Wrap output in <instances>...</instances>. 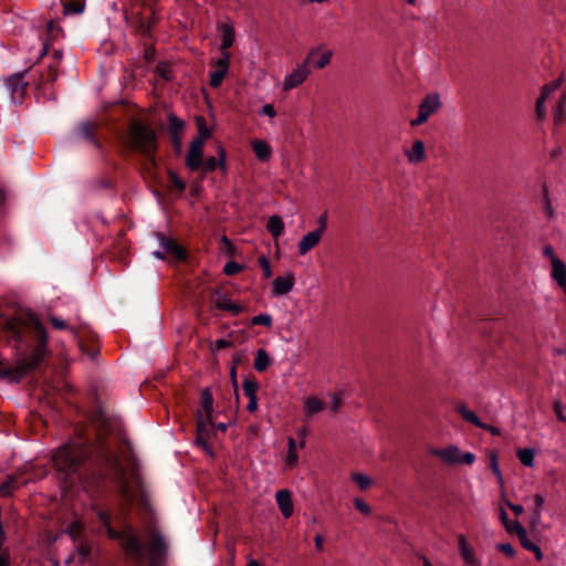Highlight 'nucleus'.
<instances>
[{
    "mask_svg": "<svg viewBox=\"0 0 566 566\" xmlns=\"http://www.w3.org/2000/svg\"><path fill=\"white\" fill-rule=\"evenodd\" d=\"M53 463L66 486L77 482L98 485L106 479L118 485L120 496L132 502L133 492L126 469L104 439H83L62 446L53 453Z\"/></svg>",
    "mask_w": 566,
    "mask_h": 566,
    "instance_id": "nucleus-1",
    "label": "nucleus"
},
{
    "mask_svg": "<svg viewBox=\"0 0 566 566\" xmlns=\"http://www.w3.org/2000/svg\"><path fill=\"white\" fill-rule=\"evenodd\" d=\"M9 333L19 343H25L28 346L34 347L32 353L25 357L17 368L4 366L0 363V377L7 378L12 376L23 377L24 375L36 370L48 352V334L36 315L29 314L24 318L9 323Z\"/></svg>",
    "mask_w": 566,
    "mask_h": 566,
    "instance_id": "nucleus-2",
    "label": "nucleus"
},
{
    "mask_svg": "<svg viewBox=\"0 0 566 566\" xmlns=\"http://www.w3.org/2000/svg\"><path fill=\"white\" fill-rule=\"evenodd\" d=\"M96 512V516L102 527L106 531L107 536L111 539H116L120 542L123 549L133 559L138 563H142L145 557V546L140 539V537L134 533L132 530L117 531L112 526V516L107 510L94 507Z\"/></svg>",
    "mask_w": 566,
    "mask_h": 566,
    "instance_id": "nucleus-3",
    "label": "nucleus"
},
{
    "mask_svg": "<svg viewBox=\"0 0 566 566\" xmlns=\"http://www.w3.org/2000/svg\"><path fill=\"white\" fill-rule=\"evenodd\" d=\"M129 142L132 148L145 158L146 169H155L157 167L156 153L158 150L156 133L143 123L134 122L129 127Z\"/></svg>",
    "mask_w": 566,
    "mask_h": 566,
    "instance_id": "nucleus-4",
    "label": "nucleus"
},
{
    "mask_svg": "<svg viewBox=\"0 0 566 566\" xmlns=\"http://www.w3.org/2000/svg\"><path fill=\"white\" fill-rule=\"evenodd\" d=\"M50 322L56 329H69L76 338L81 350L88 357L95 358V356L98 354V349L94 344L97 339V336L93 332L86 329L85 327L78 329L70 327L65 321L55 316H50Z\"/></svg>",
    "mask_w": 566,
    "mask_h": 566,
    "instance_id": "nucleus-5",
    "label": "nucleus"
},
{
    "mask_svg": "<svg viewBox=\"0 0 566 566\" xmlns=\"http://www.w3.org/2000/svg\"><path fill=\"white\" fill-rule=\"evenodd\" d=\"M319 53L318 48L312 49L307 57L300 64L291 74L284 80V90H291L301 85L310 74V61L314 60V56Z\"/></svg>",
    "mask_w": 566,
    "mask_h": 566,
    "instance_id": "nucleus-6",
    "label": "nucleus"
},
{
    "mask_svg": "<svg viewBox=\"0 0 566 566\" xmlns=\"http://www.w3.org/2000/svg\"><path fill=\"white\" fill-rule=\"evenodd\" d=\"M148 551L150 566H163L167 555L168 546L160 533L154 531L150 534Z\"/></svg>",
    "mask_w": 566,
    "mask_h": 566,
    "instance_id": "nucleus-7",
    "label": "nucleus"
},
{
    "mask_svg": "<svg viewBox=\"0 0 566 566\" xmlns=\"http://www.w3.org/2000/svg\"><path fill=\"white\" fill-rule=\"evenodd\" d=\"M27 73L28 71L18 72L6 80V87L14 104L22 103L24 98L28 87V82L24 80Z\"/></svg>",
    "mask_w": 566,
    "mask_h": 566,
    "instance_id": "nucleus-8",
    "label": "nucleus"
},
{
    "mask_svg": "<svg viewBox=\"0 0 566 566\" xmlns=\"http://www.w3.org/2000/svg\"><path fill=\"white\" fill-rule=\"evenodd\" d=\"M441 107L438 94L427 95L419 105L418 117L410 122L411 126H420Z\"/></svg>",
    "mask_w": 566,
    "mask_h": 566,
    "instance_id": "nucleus-9",
    "label": "nucleus"
},
{
    "mask_svg": "<svg viewBox=\"0 0 566 566\" xmlns=\"http://www.w3.org/2000/svg\"><path fill=\"white\" fill-rule=\"evenodd\" d=\"M62 59V52L59 50H54L52 53V61L46 64L44 71L34 70L32 66V76L38 75V86H44L46 84H52L57 77L56 66Z\"/></svg>",
    "mask_w": 566,
    "mask_h": 566,
    "instance_id": "nucleus-10",
    "label": "nucleus"
},
{
    "mask_svg": "<svg viewBox=\"0 0 566 566\" xmlns=\"http://www.w3.org/2000/svg\"><path fill=\"white\" fill-rule=\"evenodd\" d=\"M231 54H222L216 62H213L214 71L209 74V83L212 88H218L222 84L226 75L229 72Z\"/></svg>",
    "mask_w": 566,
    "mask_h": 566,
    "instance_id": "nucleus-11",
    "label": "nucleus"
},
{
    "mask_svg": "<svg viewBox=\"0 0 566 566\" xmlns=\"http://www.w3.org/2000/svg\"><path fill=\"white\" fill-rule=\"evenodd\" d=\"M158 239L165 253H167L174 261L182 262L187 260V250L181 244H179L174 238H169L163 233H158Z\"/></svg>",
    "mask_w": 566,
    "mask_h": 566,
    "instance_id": "nucleus-12",
    "label": "nucleus"
},
{
    "mask_svg": "<svg viewBox=\"0 0 566 566\" xmlns=\"http://www.w3.org/2000/svg\"><path fill=\"white\" fill-rule=\"evenodd\" d=\"M242 389L244 396L248 397L249 402L247 406V410L249 412H254L258 409V398H256V391L259 389V382L250 377H245L242 384Z\"/></svg>",
    "mask_w": 566,
    "mask_h": 566,
    "instance_id": "nucleus-13",
    "label": "nucleus"
},
{
    "mask_svg": "<svg viewBox=\"0 0 566 566\" xmlns=\"http://www.w3.org/2000/svg\"><path fill=\"white\" fill-rule=\"evenodd\" d=\"M513 534H515L518 537L520 543L524 549L534 553L535 558L537 560L543 559V553L541 548L528 538L526 530L521 524L514 525Z\"/></svg>",
    "mask_w": 566,
    "mask_h": 566,
    "instance_id": "nucleus-14",
    "label": "nucleus"
},
{
    "mask_svg": "<svg viewBox=\"0 0 566 566\" xmlns=\"http://www.w3.org/2000/svg\"><path fill=\"white\" fill-rule=\"evenodd\" d=\"M63 33V30L56 24L55 21L50 20L46 22V30H45V40L43 41V48L40 54L39 60H43L49 54L50 46L52 45L53 41L57 39Z\"/></svg>",
    "mask_w": 566,
    "mask_h": 566,
    "instance_id": "nucleus-15",
    "label": "nucleus"
},
{
    "mask_svg": "<svg viewBox=\"0 0 566 566\" xmlns=\"http://www.w3.org/2000/svg\"><path fill=\"white\" fill-rule=\"evenodd\" d=\"M559 86V82H553L551 84H546L542 87L541 95L535 104V114L538 120H542L546 116V107L545 102L548 98L549 94Z\"/></svg>",
    "mask_w": 566,
    "mask_h": 566,
    "instance_id": "nucleus-16",
    "label": "nucleus"
},
{
    "mask_svg": "<svg viewBox=\"0 0 566 566\" xmlns=\"http://www.w3.org/2000/svg\"><path fill=\"white\" fill-rule=\"evenodd\" d=\"M295 280L292 273L286 276H277L272 284V295L282 296L290 293L294 286Z\"/></svg>",
    "mask_w": 566,
    "mask_h": 566,
    "instance_id": "nucleus-17",
    "label": "nucleus"
},
{
    "mask_svg": "<svg viewBox=\"0 0 566 566\" xmlns=\"http://www.w3.org/2000/svg\"><path fill=\"white\" fill-rule=\"evenodd\" d=\"M459 448L455 446H449L446 449H439L431 447L429 453L433 457L440 458L448 464L459 463Z\"/></svg>",
    "mask_w": 566,
    "mask_h": 566,
    "instance_id": "nucleus-18",
    "label": "nucleus"
},
{
    "mask_svg": "<svg viewBox=\"0 0 566 566\" xmlns=\"http://www.w3.org/2000/svg\"><path fill=\"white\" fill-rule=\"evenodd\" d=\"M275 499L282 515L286 518L292 516L293 502L291 492L286 489L279 490L275 494Z\"/></svg>",
    "mask_w": 566,
    "mask_h": 566,
    "instance_id": "nucleus-19",
    "label": "nucleus"
},
{
    "mask_svg": "<svg viewBox=\"0 0 566 566\" xmlns=\"http://www.w3.org/2000/svg\"><path fill=\"white\" fill-rule=\"evenodd\" d=\"M218 31L221 34V45H220L221 55L224 53H230L229 49L233 45V42H234L233 27L230 24H227V23H219Z\"/></svg>",
    "mask_w": 566,
    "mask_h": 566,
    "instance_id": "nucleus-20",
    "label": "nucleus"
},
{
    "mask_svg": "<svg viewBox=\"0 0 566 566\" xmlns=\"http://www.w3.org/2000/svg\"><path fill=\"white\" fill-rule=\"evenodd\" d=\"M217 168L221 170H226V150L224 148H219V158L208 157L207 159H202V166L199 170L203 174L212 172Z\"/></svg>",
    "mask_w": 566,
    "mask_h": 566,
    "instance_id": "nucleus-21",
    "label": "nucleus"
},
{
    "mask_svg": "<svg viewBox=\"0 0 566 566\" xmlns=\"http://www.w3.org/2000/svg\"><path fill=\"white\" fill-rule=\"evenodd\" d=\"M213 424L212 417L209 418L203 417L201 410H197L196 412V434L199 437H207L210 439L212 434L211 427Z\"/></svg>",
    "mask_w": 566,
    "mask_h": 566,
    "instance_id": "nucleus-22",
    "label": "nucleus"
},
{
    "mask_svg": "<svg viewBox=\"0 0 566 566\" xmlns=\"http://www.w3.org/2000/svg\"><path fill=\"white\" fill-rule=\"evenodd\" d=\"M551 276L566 293V264L562 260H553Z\"/></svg>",
    "mask_w": 566,
    "mask_h": 566,
    "instance_id": "nucleus-23",
    "label": "nucleus"
},
{
    "mask_svg": "<svg viewBox=\"0 0 566 566\" xmlns=\"http://www.w3.org/2000/svg\"><path fill=\"white\" fill-rule=\"evenodd\" d=\"M132 20L133 25L139 34L144 36L150 34L151 28L154 25V20L145 18L142 12L133 13Z\"/></svg>",
    "mask_w": 566,
    "mask_h": 566,
    "instance_id": "nucleus-24",
    "label": "nucleus"
},
{
    "mask_svg": "<svg viewBox=\"0 0 566 566\" xmlns=\"http://www.w3.org/2000/svg\"><path fill=\"white\" fill-rule=\"evenodd\" d=\"M203 150L189 147L185 164L191 171H197L202 166Z\"/></svg>",
    "mask_w": 566,
    "mask_h": 566,
    "instance_id": "nucleus-25",
    "label": "nucleus"
},
{
    "mask_svg": "<svg viewBox=\"0 0 566 566\" xmlns=\"http://www.w3.org/2000/svg\"><path fill=\"white\" fill-rule=\"evenodd\" d=\"M321 238L322 235L319 232H316L315 230L305 234L298 243V253L301 255H305L319 242Z\"/></svg>",
    "mask_w": 566,
    "mask_h": 566,
    "instance_id": "nucleus-26",
    "label": "nucleus"
},
{
    "mask_svg": "<svg viewBox=\"0 0 566 566\" xmlns=\"http://www.w3.org/2000/svg\"><path fill=\"white\" fill-rule=\"evenodd\" d=\"M203 417H212L213 412V397L209 388H205L200 394V408Z\"/></svg>",
    "mask_w": 566,
    "mask_h": 566,
    "instance_id": "nucleus-27",
    "label": "nucleus"
},
{
    "mask_svg": "<svg viewBox=\"0 0 566 566\" xmlns=\"http://www.w3.org/2000/svg\"><path fill=\"white\" fill-rule=\"evenodd\" d=\"M458 544H459L460 554H461L462 558L465 560V563H468L470 565L475 564L474 553H473L472 548L469 546L464 535L461 534L458 536Z\"/></svg>",
    "mask_w": 566,
    "mask_h": 566,
    "instance_id": "nucleus-28",
    "label": "nucleus"
},
{
    "mask_svg": "<svg viewBox=\"0 0 566 566\" xmlns=\"http://www.w3.org/2000/svg\"><path fill=\"white\" fill-rule=\"evenodd\" d=\"M252 149L258 159L261 161L268 160L271 156V147L263 140L254 139L252 142Z\"/></svg>",
    "mask_w": 566,
    "mask_h": 566,
    "instance_id": "nucleus-29",
    "label": "nucleus"
},
{
    "mask_svg": "<svg viewBox=\"0 0 566 566\" xmlns=\"http://www.w3.org/2000/svg\"><path fill=\"white\" fill-rule=\"evenodd\" d=\"M216 307L221 311L231 312L234 315H238L242 312V307L229 298H227L224 295H219V297L216 301Z\"/></svg>",
    "mask_w": 566,
    "mask_h": 566,
    "instance_id": "nucleus-30",
    "label": "nucleus"
},
{
    "mask_svg": "<svg viewBox=\"0 0 566 566\" xmlns=\"http://www.w3.org/2000/svg\"><path fill=\"white\" fill-rule=\"evenodd\" d=\"M266 229L274 239H277L284 231V222L281 217L272 216L268 220Z\"/></svg>",
    "mask_w": 566,
    "mask_h": 566,
    "instance_id": "nucleus-31",
    "label": "nucleus"
},
{
    "mask_svg": "<svg viewBox=\"0 0 566 566\" xmlns=\"http://www.w3.org/2000/svg\"><path fill=\"white\" fill-rule=\"evenodd\" d=\"M458 413L463 418V420L479 427V428H486L485 424L481 422L479 417L471 410L467 409L464 405H458L457 406Z\"/></svg>",
    "mask_w": 566,
    "mask_h": 566,
    "instance_id": "nucleus-32",
    "label": "nucleus"
},
{
    "mask_svg": "<svg viewBox=\"0 0 566 566\" xmlns=\"http://www.w3.org/2000/svg\"><path fill=\"white\" fill-rule=\"evenodd\" d=\"M408 159L411 163H420L424 159V145L421 140H416L410 151H408Z\"/></svg>",
    "mask_w": 566,
    "mask_h": 566,
    "instance_id": "nucleus-33",
    "label": "nucleus"
},
{
    "mask_svg": "<svg viewBox=\"0 0 566 566\" xmlns=\"http://www.w3.org/2000/svg\"><path fill=\"white\" fill-rule=\"evenodd\" d=\"M271 364V358L264 349H259L256 352V356L254 358V368L255 370L262 373L266 370V368Z\"/></svg>",
    "mask_w": 566,
    "mask_h": 566,
    "instance_id": "nucleus-34",
    "label": "nucleus"
},
{
    "mask_svg": "<svg viewBox=\"0 0 566 566\" xmlns=\"http://www.w3.org/2000/svg\"><path fill=\"white\" fill-rule=\"evenodd\" d=\"M95 125L93 123L86 122L82 123L78 126V133L88 142L99 146L98 142L95 139Z\"/></svg>",
    "mask_w": 566,
    "mask_h": 566,
    "instance_id": "nucleus-35",
    "label": "nucleus"
},
{
    "mask_svg": "<svg viewBox=\"0 0 566 566\" xmlns=\"http://www.w3.org/2000/svg\"><path fill=\"white\" fill-rule=\"evenodd\" d=\"M85 3L83 0H74L63 2V9L65 14H78L84 11Z\"/></svg>",
    "mask_w": 566,
    "mask_h": 566,
    "instance_id": "nucleus-36",
    "label": "nucleus"
},
{
    "mask_svg": "<svg viewBox=\"0 0 566 566\" xmlns=\"http://www.w3.org/2000/svg\"><path fill=\"white\" fill-rule=\"evenodd\" d=\"M169 122V135L176 136L181 135L185 124L181 119H179L175 114H169L168 116Z\"/></svg>",
    "mask_w": 566,
    "mask_h": 566,
    "instance_id": "nucleus-37",
    "label": "nucleus"
},
{
    "mask_svg": "<svg viewBox=\"0 0 566 566\" xmlns=\"http://www.w3.org/2000/svg\"><path fill=\"white\" fill-rule=\"evenodd\" d=\"M324 409V402L316 397H310L305 401V410L308 416L317 413Z\"/></svg>",
    "mask_w": 566,
    "mask_h": 566,
    "instance_id": "nucleus-38",
    "label": "nucleus"
},
{
    "mask_svg": "<svg viewBox=\"0 0 566 566\" xmlns=\"http://www.w3.org/2000/svg\"><path fill=\"white\" fill-rule=\"evenodd\" d=\"M332 55V51H325L323 53L319 51V53L314 56V60L310 61V64L312 63L316 69H324L331 62Z\"/></svg>",
    "mask_w": 566,
    "mask_h": 566,
    "instance_id": "nucleus-39",
    "label": "nucleus"
},
{
    "mask_svg": "<svg viewBox=\"0 0 566 566\" xmlns=\"http://www.w3.org/2000/svg\"><path fill=\"white\" fill-rule=\"evenodd\" d=\"M534 450L530 448L520 449L517 451V458L521 463L525 467H533L534 463Z\"/></svg>",
    "mask_w": 566,
    "mask_h": 566,
    "instance_id": "nucleus-40",
    "label": "nucleus"
},
{
    "mask_svg": "<svg viewBox=\"0 0 566 566\" xmlns=\"http://www.w3.org/2000/svg\"><path fill=\"white\" fill-rule=\"evenodd\" d=\"M287 447H289V450H287L286 463L290 467H293L297 463L298 455L296 453V442L292 437H290L287 440Z\"/></svg>",
    "mask_w": 566,
    "mask_h": 566,
    "instance_id": "nucleus-41",
    "label": "nucleus"
},
{
    "mask_svg": "<svg viewBox=\"0 0 566 566\" xmlns=\"http://www.w3.org/2000/svg\"><path fill=\"white\" fill-rule=\"evenodd\" d=\"M168 179L171 185L179 193L186 190V182L172 170H168Z\"/></svg>",
    "mask_w": 566,
    "mask_h": 566,
    "instance_id": "nucleus-42",
    "label": "nucleus"
},
{
    "mask_svg": "<svg viewBox=\"0 0 566 566\" xmlns=\"http://www.w3.org/2000/svg\"><path fill=\"white\" fill-rule=\"evenodd\" d=\"M352 479L361 490H367L373 483L369 476L361 473H354Z\"/></svg>",
    "mask_w": 566,
    "mask_h": 566,
    "instance_id": "nucleus-43",
    "label": "nucleus"
},
{
    "mask_svg": "<svg viewBox=\"0 0 566 566\" xmlns=\"http://www.w3.org/2000/svg\"><path fill=\"white\" fill-rule=\"evenodd\" d=\"M15 478L9 476L6 481L0 484V493L3 496H9L14 489Z\"/></svg>",
    "mask_w": 566,
    "mask_h": 566,
    "instance_id": "nucleus-44",
    "label": "nucleus"
},
{
    "mask_svg": "<svg viewBox=\"0 0 566 566\" xmlns=\"http://www.w3.org/2000/svg\"><path fill=\"white\" fill-rule=\"evenodd\" d=\"M500 520H501L503 526L505 527L506 532L510 534L514 533V525L520 524L516 521L515 522L510 521L507 513L505 512L504 509H501V511H500Z\"/></svg>",
    "mask_w": 566,
    "mask_h": 566,
    "instance_id": "nucleus-45",
    "label": "nucleus"
},
{
    "mask_svg": "<svg viewBox=\"0 0 566 566\" xmlns=\"http://www.w3.org/2000/svg\"><path fill=\"white\" fill-rule=\"evenodd\" d=\"M253 325L272 326V317L269 314H259L252 318Z\"/></svg>",
    "mask_w": 566,
    "mask_h": 566,
    "instance_id": "nucleus-46",
    "label": "nucleus"
},
{
    "mask_svg": "<svg viewBox=\"0 0 566 566\" xmlns=\"http://www.w3.org/2000/svg\"><path fill=\"white\" fill-rule=\"evenodd\" d=\"M243 266L234 261H229L223 269V272L227 275H234L238 274L240 271H242Z\"/></svg>",
    "mask_w": 566,
    "mask_h": 566,
    "instance_id": "nucleus-47",
    "label": "nucleus"
},
{
    "mask_svg": "<svg viewBox=\"0 0 566 566\" xmlns=\"http://www.w3.org/2000/svg\"><path fill=\"white\" fill-rule=\"evenodd\" d=\"M259 264L263 270L264 277L270 279L272 276V270L269 259L265 255L260 256Z\"/></svg>",
    "mask_w": 566,
    "mask_h": 566,
    "instance_id": "nucleus-48",
    "label": "nucleus"
},
{
    "mask_svg": "<svg viewBox=\"0 0 566 566\" xmlns=\"http://www.w3.org/2000/svg\"><path fill=\"white\" fill-rule=\"evenodd\" d=\"M132 479H133V482H134L137 491L142 494L144 486H143L142 476H140L137 468H133L132 469Z\"/></svg>",
    "mask_w": 566,
    "mask_h": 566,
    "instance_id": "nucleus-49",
    "label": "nucleus"
},
{
    "mask_svg": "<svg viewBox=\"0 0 566 566\" xmlns=\"http://www.w3.org/2000/svg\"><path fill=\"white\" fill-rule=\"evenodd\" d=\"M497 549L507 557L515 556V548L510 543H501L497 545Z\"/></svg>",
    "mask_w": 566,
    "mask_h": 566,
    "instance_id": "nucleus-50",
    "label": "nucleus"
},
{
    "mask_svg": "<svg viewBox=\"0 0 566 566\" xmlns=\"http://www.w3.org/2000/svg\"><path fill=\"white\" fill-rule=\"evenodd\" d=\"M209 438L207 437H199L198 434H196V443L198 447H200L203 451H206L207 453H212V449L209 444Z\"/></svg>",
    "mask_w": 566,
    "mask_h": 566,
    "instance_id": "nucleus-51",
    "label": "nucleus"
},
{
    "mask_svg": "<svg viewBox=\"0 0 566 566\" xmlns=\"http://www.w3.org/2000/svg\"><path fill=\"white\" fill-rule=\"evenodd\" d=\"M490 468H491L492 472L496 475V478L501 481L502 474H501V470L497 464V458H496L495 453H492L490 455Z\"/></svg>",
    "mask_w": 566,
    "mask_h": 566,
    "instance_id": "nucleus-52",
    "label": "nucleus"
},
{
    "mask_svg": "<svg viewBox=\"0 0 566 566\" xmlns=\"http://www.w3.org/2000/svg\"><path fill=\"white\" fill-rule=\"evenodd\" d=\"M78 555L86 558L91 555V545L84 541H81L76 547Z\"/></svg>",
    "mask_w": 566,
    "mask_h": 566,
    "instance_id": "nucleus-53",
    "label": "nucleus"
},
{
    "mask_svg": "<svg viewBox=\"0 0 566 566\" xmlns=\"http://www.w3.org/2000/svg\"><path fill=\"white\" fill-rule=\"evenodd\" d=\"M232 346V342L230 340H227V339H218L213 346L211 347V350L212 352H216V350H221V349H226V348H229Z\"/></svg>",
    "mask_w": 566,
    "mask_h": 566,
    "instance_id": "nucleus-54",
    "label": "nucleus"
},
{
    "mask_svg": "<svg viewBox=\"0 0 566 566\" xmlns=\"http://www.w3.org/2000/svg\"><path fill=\"white\" fill-rule=\"evenodd\" d=\"M475 461V455L471 452H465L463 454H461L459 452V463H464V464H468V465H471L473 464Z\"/></svg>",
    "mask_w": 566,
    "mask_h": 566,
    "instance_id": "nucleus-55",
    "label": "nucleus"
},
{
    "mask_svg": "<svg viewBox=\"0 0 566 566\" xmlns=\"http://www.w3.org/2000/svg\"><path fill=\"white\" fill-rule=\"evenodd\" d=\"M354 505H355V507H356L359 512H361V513H364V514H369V513H370V507H369V505H368L366 502H364L363 500H360V499H355V501H354Z\"/></svg>",
    "mask_w": 566,
    "mask_h": 566,
    "instance_id": "nucleus-56",
    "label": "nucleus"
},
{
    "mask_svg": "<svg viewBox=\"0 0 566 566\" xmlns=\"http://www.w3.org/2000/svg\"><path fill=\"white\" fill-rule=\"evenodd\" d=\"M317 223H318V228L315 231L319 232V234L322 235L327 227V213L326 212H324L323 214L319 216Z\"/></svg>",
    "mask_w": 566,
    "mask_h": 566,
    "instance_id": "nucleus-57",
    "label": "nucleus"
},
{
    "mask_svg": "<svg viewBox=\"0 0 566 566\" xmlns=\"http://www.w3.org/2000/svg\"><path fill=\"white\" fill-rule=\"evenodd\" d=\"M565 99H566V96L563 95V96H560L559 101L557 102V106L554 112L555 122L562 120V115H563L562 107H563Z\"/></svg>",
    "mask_w": 566,
    "mask_h": 566,
    "instance_id": "nucleus-58",
    "label": "nucleus"
},
{
    "mask_svg": "<svg viewBox=\"0 0 566 566\" xmlns=\"http://www.w3.org/2000/svg\"><path fill=\"white\" fill-rule=\"evenodd\" d=\"M170 139H171V144H172L175 151L177 154H179L181 151V147H182L181 136L180 135L170 136Z\"/></svg>",
    "mask_w": 566,
    "mask_h": 566,
    "instance_id": "nucleus-59",
    "label": "nucleus"
},
{
    "mask_svg": "<svg viewBox=\"0 0 566 566\" xmlns=\"http://www.w3.org/2000/svg\"><path fill=\"white\" fill-rule=\"evenodd\" d=\"M67 533L70 534L71 537H73L74 539L80 536V533H81V526L78 523H73L69 530H67Z\"/></svg>",
    "mask_w": 566,
    "mask_h": 566,
    "instance_id": "nucleus-60",
    "label": "nucleus"
},
{
    "mask_svg": "<svg viewBox=\"0 0 566 566\" xmlns=\"http://www.w3.org/2000/svg\"><path fill=\"white\" fill-rule=\"evenodd\" d=\"M340 405H342L340 397H338L337 395H334L332 397V403H331V407H329L331 411L334 412V413L337 412L338 409L340 408Z\"/></svg>",
    "mask_w": 566,
    "mask_h": 566,
    "instance_id": "nucleus-61",
    "label": "nucleus"
},
{
    "mask_svg": "<svg viewBox=\"0 0 566 566\" xmlns=\"http://www.w3.org/2000/svg\"><path fill=\"white\" fill-rule=\"evenodd\" d=\"M262 115H266L269 117H274L276 115V112L271 104H265L261 109Z\"/></svg>",
    "mask_w": 566,
    "mask_h": 566,
    "instance_id": "nucleus-62",
    "label": "nucleus"
},
{
    "mask_svg": "<svg viewBox=\"0 0 566 566\" xmlns=\"http://www.w3.org/2000/svg\"><path fill=\"white\" fill-rule=\"evenodd\" d=\"M203 144L205 139L202 137L197 136L191 140L189 147L203 150Z\"/></svg>",
    "mask_w": 566,
    "mask_h": 566,
    "instance_id": "nucleus-63",
    "label": "nucleus"
},
{
    "mask_svg": "<svg viewBox=\"0 0 566 566\" xmlns=\"http://www.w3.org/2000/svg\"><path fill=\"white\" fill-rule=\"evenodd\" d=\"M0 566H10V554L8 551H0Z\"/></svg>",
    "mask_w": 566,
    "mask_h": 566,
    "instance_id": "nucleus-64",
    "label": "nucleus"
}]
</instances>
